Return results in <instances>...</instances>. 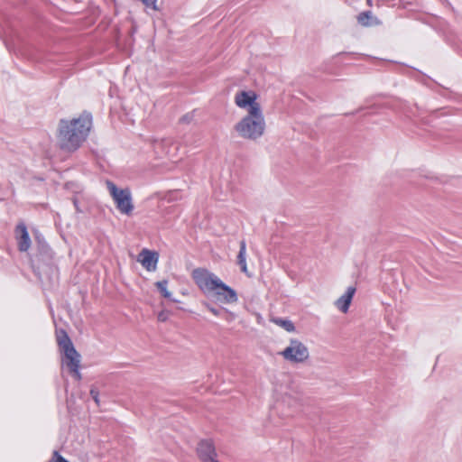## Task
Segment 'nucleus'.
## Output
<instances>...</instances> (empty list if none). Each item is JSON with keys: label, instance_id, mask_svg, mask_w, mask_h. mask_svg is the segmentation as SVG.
<instances>
[{"label": "nucleus", "instance_id": "12", "mask_svg": "<svg viewBox=\"0 0 462 462\" xmlns=\"http://www.w3.org/2000/svg\"><path fill=\"white\" fill-rule=\"evenodd\" d=\"M237 263L240 265L241 271L245 273H247L246 245L245 241L240 242V250L237 255Z\"/></svg>", "mask_w": 462, "mask_h": 462}, {"label": "nucleus", "instance_id": "2", "mask_svg": "<svg viewBox=\"0 0 462 462\" xmlns=\"http://www.w3.org/2000/svg\"><path fill=\"white\" fill-rule=\"evenodd\" d=\"M191 276L199 290L216 302L226 305L237 302L236 291L208 270L197 268L193 270Z\"/></svg>", "mask_w": 462, "mask_h": 462}, {"label": "nucleus", "instance_id": "17", "mask_svg": "<svg viewBox=\"0 0 462 462\" xmlns=\"http://www.w3.org/2000/svg\"><path fill=\"white\" fill-rule=\"evenodd\" d=\"M49 462H69L63 457H61L58 451L53 452V456Z\"/></svg>", "mask_w": 462, "mask_h": 462}, {"label": "nucleus", "instance_id": "16", "mask_svg": "<svg viewBox=\"0 0 462 462\" xmlns=\"http://www.w3.org/2000/svg\"><path fill=\"white\" fill-rule=\"evenodd\" d=\"M146 7L152 8V10L157 11V0H140Z\"/></svg>", "mask_w": 462, "mask_h": 462}, {"label": "nucleus", "instance_id": "1", "mask_svg": "<svg viewBox=\"0 0 462 462\" xmlns=\"http://www.w3.org/2000/svg\"><path fill=\"white\" fill-rule=\"evenodd\" d=\"M92 125V117L88 113H82L78 117L62 119L57 130V142L65 151L77 150L87 139Z\"/></svg>", "mask_w": 462, "mask_h": 462}, {"label": "nucleus", "instance_id": "15", "mask_svg": "<svg viewBox=\"0 0 462 462\" xmlns=\"http://www.w3.org/2000/svg\"><path fill=\"white\" fill-rule=\"evenodd\" d=\"M370 19H372V15H371L370 12L362 13L357 17L358 23L364 26L372 25L374 23L370 22Z\"/></svg>", "mask_w": 462, "mask_h": 462}, {"label": "nucleus", "instance_id": "8", "mask_svg": "<svg viewBox=\"0 0 462 462\" xmlns=\"http://www.w3.org/2000/svg\"><path fill=\"white\" fill-rule=\"evenodd\" d=\"M197 454L202 462H218L215 445L209 439H203L199 442Z\"/></svg>", "mask_w": 462, "mask_h": 462}, {"label": "nucleus", "instance_id": "21", "mask_svg": "<svg viewBox=\"0 0 462 462\" xmlns=\"http://www.w3.org/2000/svg\"><path fill=\"white\" fill-rule=\"evenodd\" d=\"M234 314L233 313H230V319H234Z\"/></svg>", "mask_w": 462, "mask_h": 462}, {"label": "nucleus", "instance_id": "4", "mask_svg": "<svg viewBox=\"0 0 462 462\" xmlns=\"http://www.w3.org/2000/svg\"><path fill=\"white\" fill-rule=\"evenodd\" d=\"M57 342L62 353L61 365L69 370L76 380H81L79 365L81 356L75 349L70 338L64 331L57 334Z\"/></svg>", "mask_w": 462, "mask_h": 462}, {"label": "nucleus", "instance_id": "10", "mask_svg": "<svg viewBox=\"0 0 462 462\" xmlns=\"http://www.w3.org/2000/svg\"><path fill=\"white\" fill-rule=\"evenodd\" d=\"M15 238L19 250L21 252H27L31 246V238L27 228L23 224H19L16 226Z\"/></svg>", "mask_w": 462, "mask_h": 462}, {"label": "nucleus", "instance_id": "9", "mask_svg": "<svg viewBox=\"0 0 462 462\" xmlns=\"http://www.w3.org/2000/svg\"><path fill=\"white\" fill-rule=\"evenodd\" d=\"M137 261L149 272L155 271L158 262V254L147 249H143Z\"/></svg>", "mask_w": 462, "mask_h": 462}, {"label": "nucleus", "instance_id": "19", "mask_svg": "<svg viewBox=\"0 0 462 462\" xmlns=\"http://www.w3.org/2000/svg\"><path fill=\"white\" fill-rule=\"evenodd\" d=\"M168 319V314L167 312L165 311H161L159 314H158V320L159 321H162V322H164L166 321Z\"/></svg>", "mask_w": 462, "mask_h": 462}, {"label": "nucleus", "instance_id": "18", "mask_svg": "<svg viewBox=\"0 0 462 462\" xmlns=\"http://www.w3.org/2000/svg\"><path fill=\"white\" fill-rule=\"evenodd\" d=\"M98 391L95 388H92L90 390V395L91 397L93 398L94 402L97 403V404H99V398H98Z\"/></svg>", "mask_w": 462, "mask_h": 462}, {"label": "nucleus", "instance_id": "13", "mask_svg": "<svg viewBox=\"0 0 462 462\" xmlns=\"http://www.w3.org/2000/svg\"><path fill=\"white\" fill-rule=\"evenodd\" d=\"M272 322L276 324L277 326L282 328L288 332H294L295 331V326L294 324L289 320V319H283L280 318H273L271 319Z\"/></svg>", "mask_w": 462, "mask_h": 462}, {"label": "nucleus", "instance_id": "6", "mask_svg": "<svg viewBox=\"0 0 462 462\" xmlns=\"http://www.w3.org/2000/svg\"><path fill=\"white\" fill-rule=\"evenodd\" d=\"M280 355L291 364H302L310 357L308 346L298 339H291Z\"/></svg>", "mask_w": 462, "mask_h": 462}, {"label": "nucleus", "instance_id": "3", "mask_svg": "<svg viewBox=\"0 0 462 462\" xmlns=\"http://www.w3.org/2000/svg\"><path fill=\"white\" fill-rule=\"evenodd\" d=\"M237 135L243 139L256 141L265 133L266 122L263 111L246 113L234 126Z\"/></svg>", "mask_w": 462, "mask_h": 462}, {"label": "nucleus", "instance_id": "5", "mask_svg": "<svg viewBox=\"0 0 462 462\" xmlns=\"http://www.w3.org/2000/svg\"><path fill=\"white\" fill-rule=\"evenodd\" d=\"M106 187L117 209L125 215L132 214L134 205L130 190L128 189H118L112 181H106Z\"/></svg>", "mask_w": 462, "mask_h": 462}, {"label": "nucleus", "instance_id": "14", "mask_svg": "<svg viewBox=\"0 0 462 462\" xmlns=\"http://www.w3.org/2000/svg\"><path fill=\"white\" fill-rule=\"evenodd\" d=\"M155 286L159 290V291L162 293V295L164 298L171 299V292L168 290V282L166 280L159 281L155 282Z\"/></svg>", "mask_w": 462, "mask_h": 462}, {"label": "nucleus", "instance_id": "20", "mask_svg": "<svg viewBox=\"0 0 462 462\" xmlns=\"http://www.w3.org/2000/svg\"><path fill=\"white\" fill-rule=\"evenodd\" d=\"M206 307L208 310V311H210L213 315H215V316L219 315V311L216 308L212 307L211 305H209L208 303L206 304Z\"/></svg>", "mask_w": 462, "mask_h": 462}, {"label": "nucleus", "instance_id": "11", "mask_svg": "<svg viewBox=\"0 0 462 462\" xmlns=\"http://www.w3.org/2000/svg\"><path fill=\"white\" fill-rule=\"evenodd\" d=\"M355 292H356V288L353 286H349L346 289V292L336 300L335 306L341 312L346 313L349 309V306L351 304V301H352Z\"/></svg>", "mask_w": 462, "mask_h": 462}, {"label": "nucleus", "instance_id": "7", "mask_svg": "<svg viewBox=\"0 0 462 462\" xmlns=\"http://www.w3.org/2000/svg\"><path fill=\"white\" fill-rule=\"evenodd\" d=\"M234 102L237 107L246 113L263 111L262 106L258 102V95L253 90L237 91L234 97Z\"/></svg>", "mask_w": 462, "mask_h": 462}]
</instances>
